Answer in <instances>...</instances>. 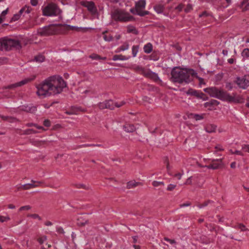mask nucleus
<instances>
[{
  "instance_id": "nucleus-1",
  "label": "nucleus",
  "mask_w": 249,
  "mask_h": 249,
  "mask_svg": "<svg viewBox=\"0 0 249 249\" xmlns=\"http://www.w3.org/2000/svg\"><path fill=\"white\" fill-rule=\"evenodd\" d=\"M66 87V83L61 77L53 75L36 86V94L41 98H45L60 93Z\"/></svg>"
},
{
  "instance_id": "nucleus-2",
  "label": "nucleus",
  "mask_w": 249,
  "mask_h": 249,
  "mask_svg": "<svg viewBox=\"0 0 249 249\" xmlns=\"http://www.w3.org/2000/svg\"><path fill=\"white\" fill-rule=\"evenodd\" d=\"M204 90L211 97L229 103H242L243 101V99L236 93H233L232 95H230L223 89L215 87L206 88Z\"/></svg>"
},
{
  "instance_id": "nucleus-3",
  "label": "nucleus",
  "mask_w": 249,
  "mask_h": 249,
  "mask_svg": "<svg viewBox=\"0 0 249 249\" xmlns=\"http://www.w3.org/2000/svg\"><path fill=\"white\" fill-rule=\"evenodd\" d=\"M196 74L197 73L192 69L187 70L176 68L173 69L171 71V78L174 82L180 84L183 82L189 83L192 80V76Z\"/></svg>"
},
{
  "instance_id": "nucleus-4",
  "label": "nucleus",
  "mask_w": 249,
  "mask_h": 249,
  "mask_svg": "<svg viewBox=\"0 0 249 249\" xmlns=\"http://www.w3.org/2000/svg\"><path fill=\"white\" fill-rule=\"evenodd\" d=\"M111 19L116 22H127L134 20V18L125 10L117 8L111 10Z\"/></svg>"
},
{
  "instance_id": "nucleus-5",
  "label": "nucleus",
  "mask_w": 249,
  "mask_h": 249,
  "mask_svg": "<svg viewBox=\"0 0 249 249\" xmlns=\"http://www.w3.org/2000/svg\"><path fill=\"white\" fill-rule=\"evenodd\" d=\"M61 24H50L40 28L37 33L41 36H47L58 34L60 33Z\"/></svg>"
},
{
  "instance_id": "nucleus-6",
  "label": "nucleus",
  "mask_w": 249,
  "mask_h": 249,
  "mask_svg": "<svg viewBox=\"0 0 249 249\" xmlns=\"http://www.w3.org/2000/svg\"><path fill=\"white\" fill-rule=\"evenodd\" d=\"M21 48V44L18 40L8 38L0 39V50L8 51L13 49L19 50Z\"/></svg>"
},
{
  "instance_id": "nucleus-7",
  "label": "nucleus",
  "mask_w": 249,
  "mask_h": 249,
  "mask_svg": "<svg viewBox=\"0 0 249 249\" xmlns=\"http://www.w3.org/2000/svg\"><path fill=\"white\" fill-rule=\"evenodd\" d=\"M125 104L124 101L120 103L114 102L112 100H106L103 102H100L98 104V107L100 109H109L113 110L115 107H120Z\"/></svg>"
},
{
  "instance_id": "nucleus-8",
  "label": "nucleus",
  "mask_w": 249,
  "mask_h": 249,
  "mask_svg": "<svg viewBox=\"0 0 249 249\" xmlns=\"http://www.w3.org/2000/svg\"><path fill=\"white\" fill-rule=\"evenodd\" d=\"M43 15L45 16H56L61 13L60 9L54 3H49L43 9Z\"/></svg>"
},
{
  "instance_id": "nucleus-9",
  "label": "nucleus",
  "mask_w": 249,
  "mask_h": 249,
  "mask_svg": "<svg viewBox=\"0 0 249 249\" xmlns=\"http://www.w3.org/2000/svg\"><path fill=\"white\" fill-rule=\"evenodd\" d=\"M80 4L82 6L86 7L91 15L94 16L98 14L97 7L93 1L87 0L81 1L80 2Z\"/></svg>"
},
{
  "instance_id": "nucleus-10",
  "label": "nucleus",
  "mask_w": 249,
  "mask_h": 249,
  "mask_svg": "<svg viewBox=\"0 0 249 249\" xmlns=\"http://www.w3.org/2000/svg\"><path fill=\"white\" fill-rule=\"evenodd\" d=\"M145 0H140L136 2L135 4L136 14L142 17L148 15V11L142 10L145 8Z\"/></svg>"
},
{
  "instance_id": "nucleus-11",
  "label": "nucleus",
  "mask_w": 249,
  "mask_h": 249,
  "mask_svg": "<svg viewBox=\"0 0 249 249\" xmlns=\"http://www.w3.org/2000/svg\"><path fill=\"white\" fill-rule=\"evenodd\" d=\"M35 78H36L35 76H33L31 78H25L20 82L16 83L15 84H11L6 87H5L4 88V89H14L17 87H21L23 85H24L27 84L28 83H29L31 81H33L35 79Z\"/></svg>"
},
{
  "instance_id": "nucleus-12",
  "label": "nucleus",
  "mask_w": 249,
  "mask_h": 249,
  "mask_svg": "<svg viewBox=\"0 0 249 249\" xmlns=\"http://www.w3.org/2000/svg\"><path fill=\"white\" fill-rule=\"evenodd\" d=\"M197 164L199 166L201 167H207L209 169H216L220 168L222 167V161L221 160H214L212 161V162L207 165V164H203L197 162Z\"/></svg>"
},
{
  "instance_id": "nucleus-13",
  "label": "nucleus",
  "mask_w": 249,
  "mask_h": 249,
  "mask_svg": "<svg viewBox=\"0 0 249 249\" xmlns=\"http://www.w3.org/2000/svg\"><path fill=\"white\" fill-rule=\"evenodd\" d=\"M235 82L240 88L246 89L249 88V80L246 76L236 78Z\"/></svg>"
},
{
  "instance_id": "nucleus-14",
  "label": "nucleus",
  "mask_w": 249,
  "mask_h": 249,
  "mask_svg": "<svg viewBox=\"0 0 249 249\" xmlns=\"http://www.w3.org/2000/svg\"><path fill=\"white\" fill-rule=\"evenodd\" d=\"M32 10V8L30 6L25 5V6L22 7L19 10V11L18 14H15L13 16V17H12L11 20L12 21H17V20H18L20 16L24 12H25V13H27V14H29V13H30L31 12Z\"/></svg>"
},
{
  "instance_id": "nucleus-15",
  "label": "nucleus",
  "mask_w": 249,
  "mask_h": 249,
  "mask_svg": "<svg viewBox=\"0 0 249 249\" xmlns=\"http://www.w3.org/2000/svg\"><path fill=\"white\" fill-rule=\"evenodd\" d=\"M31 182L32 183L25 184L22 185L23 190H29L32 188L37 187L39 186L38 184H35V183L41 184L42 181H37L34 180H31Z\"/></svg>"
},
{
  "instance_id": "nucleus-16",
  "label": "nucleus",
  "mask_w": 249,
  "mask_h": 249,
  "mask_svg": "<svg viewBox=\"0 0 249 249\" xmlns=\"http://www.w3.org/2000/svg\"><path fill=\"white\" fill-rule=\"evenodd\" d=\"M186 94L188 95H191L197 97L202 98L203 96H205V95L202 92L198 93L196 90L193 89H189L186 91Z\"/></svg>"
},
{
  "instance_id": "nucleus-17",
  "label": "nucleus",
  "mask_w": 249,
  "mask_h": 249,
  "mask_svg": "<svg viewBox=\"0 0 249 249\" xmlns=\"http://www.w3.org/2000/svg\"><path fill=\"white\" fill-rule=\"evenodd\" d=\"M142 183L140 182H136L135 180H132L128 181L126 184L127 189H130L135 188L136 187L141 185Z\"/></svg>"
},
{
  "instance_id": "nucleus-18",
  "label": "nucleus",
  "mask_w": 249,
  "mask_h": 249,
  "mask_svg": "<svg viewBox=\"0 0 249 249\" xmlns=\"http://www.w3.org/2000/svg\"><path fill=\"white\" fill-rule=\"evenodd\" d=\"M123 128L127 132H133L136 130L135 126L130 124L126 123L124 126Z\"/></svg>"
},
{
  "instance_id": "nucleus-19",
  "label": "nucleus",
  "mask_w": 249,
  "mask_h": 249,
  "mask_svg": "<svg viewBox=\"0 0 249 249\" xmlns=\"http://www.w3.org/2000/svg\"><path fill=\"white\" fill-rule=\"evenodd\" d=\"M132 69L135 71L138 72L140 74H142L145 75H147L148 73H145L144 69L142 66L138 65L133 66Z\"/></svg>"
},
{
  "instance_id": "nucleus-20",
  "label": "nucleus",
  "mask_w": 249,
  "mask_h": 249,
  "mask_svg": "<svg viewBox=\"0 0 249 249\" xmlns=\"http://www.w3.org/2000/svg\"><path fill=\"white\" fill-rule=\"evenodd\" d=\"M216 129V126L213 124H207L205 127V130L208 133L214 132Z\"/></svg>"
},
{
  "instance_id": "nucleus-21",
  "label": "nucleus",
  "mask_w": 249,
  "mask_h": 249,
  "mask_svg": "<svg viewBox=\"0 0 249 249\" xmlns=\"http://www.w3.org/2000/svg\"><path fill=\"white\" fill-rule=\"evenodd\" d=\"M0 118H1L3 121H8L10 123H13L15 122L18 121V119H17L16 118L11 116L0 115Z\"/></svg>"
},
{
  "instance_id": "nucleus-22",
  "label": "nucleus",
  "mask_w": 249,
  "mask_h": 249,
  "mask_svg": "<svg viewBox=\"0 0 249 249\" xmlns=\"http://www.w3.org/2000/svg\"><path fill=\"white\" fill-rule=\"evenodd\" d=\"M154 9L157 13L161 14L163 12L164 5L161 4H158L154 6Z\"/></svg>"
},
{
  "instance_id": "nucleus-23",
  "label": "nucleus",
  "mask_w": 249,
  "mask_h": 249,
  "mask_svg": "<svg viewBox=\"0 0 249 249\" xmlns=\"http://www.w3.org/2000/svg\"><path fill=\"white\" fill-rule=\"evenodd\" d=\"M127 32L128 33H132L134 35H138L139 33L137 29L132 25H128L127 26Z\"/></svg>"
},
{
  "instance_id": "nucleus-24",
  "label": "nucleus",
  "mask_w": 249,
  "mask_h": 249,
  "mask_svg": "<svg viewBox=\"0 0 249 249\" xmlns=\"http://www.w3.org/2000/svg\"><path fill=\"white\" fill-rule=\"evenodd\" d=\"M153 46L151 43H148L145 45L143 47L144 52L146 53H149L152 51Z\"/></svg>"
},
{
  "instance_id": "nucleus-25",
  "label": "nucleus",
  "mask_w": 249,
  "mask_h": 249,
  "mask_svg": "<svg viewBox=\"0 0 249 249\" xmlns=\"http://www.w3.org/2000/svg\"><path fill=\"white\" fill-rule=\"evenodd\" d=\"M89 57L93 60H105L107 59L106 57H101L99 55L96 53H92L89 56Z\"/></svg>"
},
{
  "instance_id": "nucleus-26",
  "label": "nucleus",
  "mask_w": 249,
  "mask_h": 249,
  "mask_svg": "<svg viewBox=\"0 0 249 249\" xmlns=\"http://www.w3.org/2000/svg\"><path fill=\"white\" fill-rule=\"evenodd\" d=\"M107 31L103 32V38L105 41H111L113 40V36L110 34H107Z\"/></svg>"
},
{
  "instance_id": "nucleus-27",
  "label": "nucleus",
  "mask_w": 249,
  "mask_h": 249,
  "mask_svg": "<svg viewBox=\"0 0 249 249\" xmlns=\"http://www.w3.org/2000/svg\"><path fill=\"white\" fill-rule=\"evenodd\" d=\"M128 58H127L125 56L123 55H114L113 56L112 60L114 61H116L118 60H125L127 59Z\"/></svg>"
},
{
  "instance_id": "nucleus-28",
  "label": "nucleus",
  "mask_w": 249,
  "mask_h": 249,
  "mask_svg": "<svg viewBox=\"0 0 249 249\" xmlns=\"http://www.w3.org/2000/svg\"><path fill=\"white\" fill-rule=\"evenodd\" d=\"M191 142H192V139L190 138H187L185 140V141L184 142V144L186 145V147L188 146V147H194V146H196V144L194 143H191Z\"/></svg>"
},
{
  "instance_id": "nucleus-29",
  "label": "nucleus",
  "mask_w": 249,
  "mask_h": 249,
  "mask_svg": "<svg viewBox=\"0 0 249 249\" xmlns=\"http://www.w3.org/2000/svg\"><path fill=\"white\" fill-rule=\"evenodd\" d=\"M128 48H129L128 43L127 42H125L124 43L123 45H122L119 48H118V51H117V52H119L120 51H124L128 49Z\"/></svg>"
},
{
  "instance_id": "nucleus-30",
  "label": "nucleus",
  "mask_w": 249,
  "mask_h": 249,
  "mask_svg": "<svg viewBox=\"0 0 249 249\" xmlns=\"http://www.w3.org/2000/svg\"><path fill=\"white\" fill-rule=\"evenodd\" d=\"M191 117L196 120L198 121L200 120H202L204 118V115L203 114L199 115L196 114H191Z\"/></svg>"
},
{
  "instance_id": "nucleus-31",
  "label": "nucleus",
  "mask_w": 249,
  "mask_h": 249,
  "mask_svg": "<svg viewBox=\"0 0 249 249\" xmlns=\"http://www.w3.org/2000/svg\"><path fill=\"white\" fill-rule=\"evenodd\" d=\"M34 60L37 62H42L45 60V57L43 55L39 54L36 56Z\"/></svg>"
},
{
  "instance_id": "nucleus-32",
  "label": "nucleus",
  "mask_w": 249,
  "mask_h": 249,
  "mask_svg": "<svg viewBox=\"0 0 249 249\" xmlns=\"http://www.w3.org/2000/svg\"><path fill=\"white\" fill-rule=\"evenodd\" d=\"M242 56L244 58H249V48H245L244 49L242 53H241Z\"/></svg>"
},
{
  "instance_id": "nucleus-33",
  "label": "nucleus",
  "mask_w": 249,
  "mask_h": 249,
  "mask_svg": "<svg viewBox=\"0 0 249 249\" xmlns=\"http://www.w3.org/2000/svg\"><path fill=\"white\" fill-rule=\"evenodd\" d=\"M37 131L33 129H27L24 130L23 134L24 135H29L31 134H36Z\"/></svg>"
},
{
  "instance_id": "nucleus-34",
  "label": "nucleus",
  "mask_w": 249,
  "mask_h": 249,
  "mask_svg": "<svg viewBox=\"0 0 249 249\" xmlns=\"http://www.w3.org/2000/svg\"><path fill=\"white\" fill-rule=\"evenodd\" d=\"M240 8H242V11L245 12L249 10V1L246 2L245 4L242 6L241 3L240 4Z\"/></svg>"
},
{
  "instance_id": "nucleus-35",
  "label": "nucleus",
  "mask_w": 249,
  "mask_h": 249,
  "mask_svg": "<svg viewBox=\"0 0 249 249\" xmlns=\"http://www.w3.org/2000/svg\"><path fill=\"white\" fill-rule=\"evenodd\" d=\"M139 46H133L132 48V53L133 57H135L137 55V53L138 52Z\"/></svg>"
},
{
  "instance_id": "nucleus-36",
  "label": "nucleus",
  "mask_w": 249,
  "mask_h": 249,
  "mask_svg": "<svg viewBox=\"0 0 249 249\" xmlns=\"http://www.w3.org/2000/svg\"><path fill=\"white\" fill-rule=\"evenodd\" d=\"M10 220V218L9 216H2L0 215V222L3 223L4 222H6L9 221Z\"/></svg>"
},
{
  "instance_id": "nucleus-37",
  "label": "nucleus",
  "mask_w": 249,
  "mask_h": 249,
  "mask_svg": "<svg viewBox=\"0 0 249 249\" xmlns=\"http://www.w3.org/2000/svg\"><path fill=\"white\" fill-rule=\"evenodd\" d=\"M28 217H31L33 219H38L39 220H41V218L37 214H28L27 215Z\"/></svg>"
},
{
  "instance_id": "nucleus-38",
  "label": "nucleus",
  "mask_w": 249,
  "mask_h": 249,
  "mask_svg": "<svg viewBox=\"0 0 249 249\" xmlns=\"http://www.w3.org/2000/svg\"><path fill=\"white\" fill-rule=\"evenodd\" d=\"M211 202V201L210 200H208V201H206L204 202H203V203L202 204H198L197 205V206L199 208H202L204 207H205V206H207L209 203H210Z\"/></svg>"
},
{
  "instance_id": "nucleus-39",
  "label": "nucleus",
  "mask_w": 249,
  "mask_h": 249,
  "mask_svg": "<svg viewBox=\"0 0 249 249\" xmlns=\"http://www.w3.org/2000/svg\"><path fill=\"white\" fill-rule=\"evenodd\" d=\"M192 9V5L191 4H188L184 9V11L185 13H187L190 12Z\"/></svg>"
},
{
  "instance_id": "nucleus-40",
  "label": "nucleus",
  "mask_w": 249,
  "mask_h": 249,
  "mask_svg": "<svg viewBox=\"0 0 249 249\" xmlns=\"http://www.w3.org/2000/svg\"><path fill=\"white\" fill-rule=\"evenodd\" d=\"M47 240V237L46 236H43L41 237H39L37 239V241L39 242L40 244H42L43 242Z\"/></svg>"
},
{
  "instance_id": "nucleus-41",
  "label": "nucleus",
  "mask_w": 249,
  "mask_h": 249,
  "mask_svg": "<svg viewBox=\"0 0 249 249\" xmlns=\"http://www.w3.org/2000/svg\"><path fill=\"white\" fill-rule=\"evenodd\" d=\"M31 209V207L30 206V205H26V206H22L19 209V211H28V210H29Z\"/></svg>"
},
{
  "instance_id": "nucleus-42",
  "label": "nucleus",
  "mask_w": 249,
  "mask_h": 249,
  "mask_svg": "<svg viewBox=\"0 0 249 249\" xmlns=\"http://www.w3.org/2000/svg\"><path fill=\"white\" fill-rule=\"evenodd\" d=\"M225 87L228 90H231L233 88V85L231 83L227 82L226 84Z\"/></svg>"
},
{
  "instance_id": "nucleus-43",
  "label": "nucleus",
  "mask_w": 249,
  "mask_h": 249,
  "mask_svg": "<svg viewBox=\"0 0 249 249\" xmlns=\"http://www.w3.org/2000/svg\"><path fill=\"white\" fill-rule=\"evenodd\" d=\"M152 185L154 186V187H158L160 185H164V183L163 182H160V181H154L153 182H152Z\"/></svg>"
},
{
  "instance_id": "nucleus-44",
  "label": "nucleus",
  "mask_w": 249,
  "mask_h": 249,
  "mask_svg": "<svg viewBox=\"0 0 249 249\" xmlns=\"http://www.w3.org/2000/svg\"><path fill=\"white\" fill-rule=\"evenodd\" d=\"M184 7V5L182 3H180L178 6H177L175 9L178 10V12L182 11L183 8Z\"/></svg>"
},
{
  "instance_id": "nucleus-45",
  "label": "nucleus",
  "mask_w": 249,
  "mask_h": 249,
  "mask_svg": "<svg viewBox=\"0 0 249 249\" xmlns=\"http://www.w3.org/2000/svg\"><path fill=\"white\" fill-rule=\"evenodd\" d=\"M75 186L76 187V188L78 189L82 188L84 189H87L86 185L83 184H75Z\"/></svg>"
},
{
  "instance_id": "nucleus-46",
  "label": "nucleus",
  "mask_w": 249,
  "mask_h": 249,
  "mask_svg": "<svg viewBox=\"0 0 249 249\" xmlns=\"http://www.w3.org/2000/svg\"><path fill=\"white\" fill-rule=\"evenodd\" d=\"M43 125L46 127H49L51 125V121L48 119H46L43 122Z\"/></svg>"
},
{
  "instance_id": "nucleus-47",
  "label": "nucleus",
  "mask_w": 249,
  "mask_h": 249,
  "mask_svg": "<svg viewBox=\"0 0 249 249\" xmlns=\"http://www.w3.org/2000/svg\"><path fill=\"white\" fill-rule=\"evenodd\" d=\"M164 240L169 242L171 244H174L176 243V241L174 239H170L166 237H164Z\"/></svg>"
},
{
  "instance_id": "nucleus-48",
  "label": "nucleus",
  "mask_w": 249,
  "mask_h": 249,
  "mask_svg": "<svg viewBox=\"0 0 249 249\" xmlns=\"http://www.w3.org/2000/svg\"><path fill=\"white\" fill-rule=\"evenodd\" d=\"M81 217H80L78 218V221H79V224L81 226H85L86 224H87L89 223V221L88 220H86L84 222H82V221H81L80 219H81Z\"/></svg>"
},
{
  "instance_id": "nucleus-49",
  "label": "nucleus",
  "mask_w": 249,
  "mask_h": 249,
  "mask_svg": "<svg viewBox=\"0 0 249 249\" xmlns=\"http://www.w3.org/2000/svg\"><path fill=\"white\" fill-rule=\"evenodd\" d=\"M237 227H238V228L239 229H240L241 231H245L247 230V229H246L245 226L242 224H239L237 226Z\"/></svg>"
},
{
  "instance_id": "nucleus-50",
  "label": "nucleus",
  "mask_w": 249,
  "mask_h": 249,
  "mask_svg": "<svg viewBox=\"0 0 249 249\" xmlns=\"http://www.w3.org/2000/svg\"><path fill=\"white\" fill-rule=\"evenodd\" d=\"M164 163L166 164L167 171H169L170 169V167L169 165V161L167 158H165Z\"/></svg>"
},
{
  "instance_id": "nucleus-51",
  "label": "nucleus",
  "mask_w": 249,
  "mask_h": 249,
  "mask_svg": "<svg viewBox=\"0 0 249 249\" xmlns=\"http://www.w3.org/2000/svg\"><path fill=\"white\" fill-rule=\"evenodd\" d=\"M176 187V185L170 184L168 185L167 190L169 191L173 190Z\"/></svg>"
},
{
  "instance_id": "nucleus-52",
  "label": "nucleus",
  "mask_w": 249,
  "mask_h": 249,
  "mask_svg": "<svg viewBox=\"0 0 249 249\" xmlns=\"http://www.w3.org/2000/svg\"><path fill=\"white\" fill-rule=\"evenodd\" d=\"M209 15V14L206 11H204L201 14L199 15V17H206Z\"/></svg>"
},
{
  "instance_id": "nucleus-53",
  "label": "nucleus",
  "mask_w": 249,
  "mask_h": 249,
  "mask_svg": "<svg viewBox=\"0 0 249 249\" xmlns=\"http://www.w3.org/2000/svg\"><path fill=\"white\" fill-rule=\"evenodd\" d=\"M242 149L244 151L249 153V145H245L243 146Z\"/></svg>"
},
{
  "instance_id": "nucleus-54",
  "label": "nucleus",
  "mask_w": 249,
  "mask_h": 249,
  "mask_svg": "<svg viewBox=\"0 0 249 249\" xmlns=\"http://www.w3.org/2000/svg\"><path fill=\"white\" fill-rule=\"evenodd\" d=\"M22 185H17L16 186V191L18 192V191H21L22 190H23V188L22 187Z\"/></svg>"
},
{
  "instance_id": "nucleus-55",
  "label": "nucleus",
  "mask_w": 249,
  "mask_h": 249,
  "mask_svg": "<svg viewBox=\"0 0 249 249\" xmlns=\"http://www.w3.org/2000/svg\"><path fill=\"white\" fill-rule=\"evenodd\" d=\"M31 4L33 6H36L38 4V0H31Z\"/></svg>"
},
{
  "instance_id": "nucleus-56",
  "label": "nucleus",
  "mask_w": 249,
  "mask_h": 249,
  "mask_svg": "<svg viewBox=\"0 0 249 249\" xmlns=\"http://www.w3.org/2000/svg\"><path fill=\"white\" fill-rule=\"evenodd\" d=\"M8 11V8H7L5 10H4L2 12L1 14V17L2 18H4L5 16L7 14Z\"/></svg>"
},
{
  "instance_id": "nucleus-57",
  "label": "nucleus",
  "mask_w": 249,
  "mask_h": 249,
  "mask_svg": "<svg viewBox=\"0 0 249 249\" xmlns=\"http://www.w3.org/2000/svg\"><path fill=\"white\" fill-rule=\"evenodd\" d=\"M196 75H197V74L196 75H195V76H196V77L198 78L199 83L201 84H205V83L204 82V79L201 77L197 76Z\"/></svg>"
},
{
  "instance_id": "nucleus-58",
  "label": "nucleus",
  "mask_w": 249,
  "mask_h": 249,
  "mask_svg": "<svg viewBox=\"0 0 249 249\" xmlns=\"http://www.w3.org/2000/svg\"><path fill=\"white\" fill-rule=\"evenodd\" d=\"M56 231L60 233H63L64 232L63 228L61 227L57 228Z\"/></svg>"
},
{
  "instance_id": "nucleus-59",
  "label": "nucleus",
  "mask_w": 249,
  "mask_h": 249,
  "mask_svg": "<svg viewBox=\"0 0 249 249\" xmlns=\"http://www.w3.org/2000/svg\"><path fill=\"white\" fill-rule=\"evenodd\" d=\"M26 126L27 127L36 126V124L34 123H27L26 124Z\"/></svg>"
},
{
  "instance_id": "nucleus-60",
  "label": "nucleus",
  "mask_w": 249,
  "mask_h": 249,
  "mask_svg": "<svg viewBox=\"0 0 249 249\" xmlns=\"http://www.w3.org/2000/svg\"><path fill=\"white\" fill-rule=\"evenodd\" d=\"M234 61H235V59L232 58H230L228 60V63L231 64H233Z\"/></svg>"
},
{
  "instance_id": "nucleus-61",
  "label": "nucleus",
  "mask_w": 249,
  "mask_h": 249,
  "mask_svg": "<svg viewBox=\"0 0 249 249\" xmlns=\"http://www.w3.org/2000/svg\"><path fill=\"white\" fill-rule=\"evenodd\" d=\"M190 205H191V203L190 202H187V203H183V204L180 205V207H185V206H190Z\"/></svg>"
},
{
  "instance_id": "nucleus-62",
  "label": "nucleus",
  "mask_w": 249,
  "mask_h": 249,
  "mask_svg": "<svg viewBox=\"0 0 249 249\" xmlns=\"http://www.w3.org/2000/svg\"><path fill=\"white\" fill-rule=\"evenodd\" d=\"M36 127L38 129H41L43 131H45L46 129H45L43 126H39L36 124Z\"/></svg>"
},
{
  "instance_id": "nucleus-63",
  "label": "nucleus",
  "mask_w": 249,
  "mask_h": 249,
  "mask_svg": "<svg viewBox=\"0 0 249 249\" xmlns=\"http://www.w3.org/2000/svg\"><path fill=\"white\" fill-rule=\"evenodd\" d=\"M45 225L47 226H52L53 225L51 221H47L45 222Z\"/></svg>"
},
{
  "instance_id": "nucleus-64",
  "label": "nucleus",
  "mask_w": 249,
  "mask_h": 249,
  "mask_svg": "<svg viewBox=\"0 0 249 249\" xmlns=\"http://www.w3.org/2000/svg\"><path fill=\"white\" fill-rule=\"evenodd\" d=\"M137 238H138V237L137 236H134L132 237V239H133V242L134 243H136L137 241Z\"/></svg>"
}]
</instances>
